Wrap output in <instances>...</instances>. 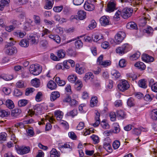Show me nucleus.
<instances>
[{
    "mask_svg": "<svg viewBox=\"0 0 157 157\" xmlns=\"http://www.w3.org/2000/svg\"><path fill=\"white\" fill-rule=\"evenodd\" d=\"M28 103V101L26 99H21L18 101L19 106L21 107L25 106Z\"/></svg>",
    "mask_w": 157,
    "mask_h": 157,
    "instance_id": "obj_37",
    "label": "nucleus"
},
{
    "mask_svg": "<svg viewBox=\"0 0 157 157\" xmlns=\"http://www.w3.org/2000/svg\"><path fill=\"white\" fill-rule=\"evenodd\" d=\"M55 81L59 86H63L66 84L65 81L60 80L59 77H57L56 78Z\"/></svg>",
    "mask_w": 157,
    "mask_h": 157,
    "instance_id": "obj_33",
    "label": "nucleus"
},
{
    "mask_svg": "<svg viewBox=\"0 0 157 157\" xmlns=\"http://www.w3.org/2000/svg\"><path fill=\"white\" fill-rule=\"evenodd\" d=\"M77 78L76 76L73 74L69 75L68 77V79L69 81L72 83H75Z\"/></svg>",
    "mask_w": 157,
    "mask_h": 157,
    "instance_id": "obj_35",
    "label": "nucleus"
},
{
    "mask_svg": "<svg viewBox=\"0 0 157 157\" xmlns=\"http://www.w3.org/2000/svg\"><path fill=\"white\" fill-rule=\"evenodd\" d=\"M120 144L119 141H115L113 144V146L115 149H117L119 147Z\"/></svg>",
    "mask_w": 157,
    "mask_h": 157,
    "instance_id": "obj_57",
    "label": "nucleus"
},
{
    "mask_svg": "<svg viewBox=\"0 0 157 157\" xmlns=\"http://www.w3.org/2000/svg\"><path fill=\"white\" fill-rule=\"evenodd\" d=\"M13 35L15 36L21 38H23L25 36V34H24V33H23L21 32H14L13 33Z\"/></svg>",
    "mask_w": 157,
    "mask_h": 157,
    "instance_id": "obj_56",
    "label": "nucleus"
},
{
    "mask_svg": "<svg viewBox=\"0 0 157 157\" xmlns=\"http://www.w3.org/2000/svg\"><path fill=\"white\" fill-rule=\"evenodd\" d=\"M144 128L142 127H140L138 128H135L132 131V133L133 134L136 135H139L141 133V131H144Z\"/></svg>",
    "mask_w": 157,
    "mask_h": 157,
    "instance_id": "obj_19",
    "label": "nucleus"
},
{
    "mask_svg": "<svg viewBox=\"0 0 157 157\" xmlns=\"http://www.w3.org/2000/svg\"><path fill=\"white\" fill-rule=\"evenodd\" d=\"M86 13L83 10L79 11L78 12V18L80 20H82L86 17Z\"/></svg>",
    "mask_w": 157,
    "mask_h": 157,
    "instance_id": "obj_20",
    "label": "nucleus"
},
{
    "mask_svg": "<svg viewBox=\"0 0 157 157\" xmlns=\"http://www.w3.org/2000/svg\"><path fill=\"white\" fill-rule=\"evenodd\" d=\"M75 70L76 72L79 74H81L84 72V69L83 67H77V65H76Z\"/></svg>",
    "mask_w": 157,
    "mask_h": 157,
    "instance_id": "obj_52",
    "label": "nucleus"
},
{
    "mask_svg": "<svg viewBox=\"0 0 157 157\" xmlns=\"http://www.w3.org/2000/svg\"><path fill=\"white\" fill-rule=\"evenodd\" d=\"M91 138L94 142L95 144L98 143L99 142L98 137L95 135H93L91 136Z\"/></svg>",
    "mask_w": 157,
    "mask_h": 157,
    "instance_id": "obj_55",
    "label": "nucleus"
},
{
    "mask_svg": "<svg viewBox=\"0 0 157 157\" xmlns=\"http://www.w3.org/2000/svg\"><path fill=\"white\" fill-rule=\"evenodd\" d=\"M126 27L128 29H137V26L136 24L134 22H128Z\"/></svg>",
    "mask_w": 157,
    "mask_h": 157,
    "instance_id": "obj_16",
    "label": "nucleus"
},
{
    "mask_svg": "<svg viewBox=\"0 0 157 157\" xmlns=\"http://www.w3.org/2000/svg\"><path fill=\"white\" fill-rule=\"evenodd\" d=\"M139 86L142 88H146L147 87V85L146 83V81L144 79H142L138 82Z\"/></svg>",
    "mask_w": 157,
    "mask_h": 157,
    "instance_id": "obj_42",
    "label": "nucleus"
},
{
    "mask_svg": "<svg viewBox=\"0 0 157 157\" xmlns=\"http://www.w3.org/2000/svg\"><path fill=\"white\" fill-rule=\"evenodd\" d=\"M134 66L141 70H144L146 68V66L142 62H138L135 64Z\"/></svg>",
    "mask_w": 157,
    "mask_h": 157,
    "instance_id": "obj_23",
    "label": "nucleus"
},
{
    "mask_svg": "<svg viewBox=\"0 0 157 157\" xmlns=\"http://www.w3.org/2000/svg\"><path fill=\"white\" fill-rule=\"evenodd\" d=\"M116 115L115 113L113 112H111L109 114V117L111 120L112 121H114L116 119Z\"/></svg>",
    "mask_w": 157,
    "mask_h": 157,
    "instance_id": "obj_64",
    "label": "nucleus"
},
{
    "mask_svg": "<svg viewBox=\"0 0 157 157\" xmlns=\"http://www.w3.org/2000/svg\"><path fill=\"white\" fill-rule=\"evenodd\" d=\"M34 19L35 23L36 25H39L40 24V19L39 16L34 15Z\"/></svg>",
    "mask_w": 157,
    "mask_h": 157,
    "instance_id": "obj_53",
    "label": "nucleus"
},
{
    "mask_svg": "<svg viewBox=\"0 0 157 157\" xmlns=\"http://www.w3.org/2000/svg\"><path fill=\"white\" fill-rule=\"evenodd\" d=\"M15 148L17 152L21 155H23L29 153L30 151V147H19L17 148L15 145Z\"/></svg>",
    "mask_w": 157,
    "mask_h": 157,
    "instance_id": "obj_7",
    "label": "nucleus"
},
{
    "mask_svg": "<svg viewBox=\"0 0 157 157\" xmlns=\"http://www.w3.org/2000/svg\"><path fill=\"white\" fill-rule=\"evenodd\" d=\"M111 74L113 76V78L116 80L118 78L121 76L120 73L118 71L115 70H113L111 71Z\"/></svg>",
    "mask_w": 157,
    "mask_h": 157,
    "instance_id": "obj_27",
    "label": "nucleus"
},
{
    "mask_svg": "<svg viewBox=\"0 0 157 157\" xmlns=\"http://www.w3.org/2000/svg\"><path fill=\"white\" fill-rule=\"evenodd\" d=\"M89 0H88L87 2H86L84 4V7L85 9L88 11H91L94 9V6L93 4L88 3Z\"/></svg>",
    "mask_w": 157,
    "mask_h": 157,
    "instance_id": "obj_13",
    "label": "nucleus"
},
{
    "mask_svg": "<svg viewBox=\"0 0 157 157\" xmlns=\"http://www.w3.org/2000/svg\"><path fill=\"white\" fill-rule=\"evenodd\" d=\"M16 86L19 88H22L25 87L24 82L22 80H20L17 82L16 84Z\"/></svg>",
    "mask_w": 157,
    "mask_h": 157,
    "instance_id": "obj_51",
    "label": "nucleus"
},
{
    "mask_svg": "<svg viewBox=\"0 0 157 157\" xmlns=\"http://www.w3.org/2000/svg\"><path fill=\"white\" fill-rule=\"evenodd\" d=\"M116 9L115 4L113 2L110 1L107 5L106 11L109 12H111Z\"/></svg>",
    "mask_w": 157,
    "mask_h": 157,
    "instance_id": "obj_11",
    "label": "nucleus"
},
{
    "mask_svg": "<svg viewBox=\"0 0 157 157\" xmlns=\"http://www.w3.org/2000/svg\"><path fill=\"white\" fill-rule=\"evenodd\" d=\"M98 102V98L97 97L93 96L90 101V106L93 107L96 106Z\"/></svg>",
    "mask_w": 157,
    "mask_h": 157,
    "instance_id": "obj_28",
    "label": "nucleus"
},
{
    "mask_svg": "<svg viewBox=\"0 0 157 157\" xmlns=\"http://www.w3.org/2000/svg\"><path fill=\"white\" fill-rule=\"evenodd\" d=\"M10 0H1L0 3V10L2 11L6 6L9 3Z\"/></svg>",
    "mask_w": 157,
    "mask_h": 157,
    "instance_id": "obj_22",
    "label": "nucleus"
},
{
    "mask_svg": "<svg viewBox=\"0 0 157 157\" xmlns=\"http://www.w3.org/2000/svg\"><path fill=\"white\" fill-rule=\"evenodd\" d=\"M57 55L59 58H63L65 56V52L63 49H61L57 51Z\"/></svg>",
    "mask_w": 157,
    "mask_h": 157,
    "instance_id": "obj_34",
    "label": "nucleus"
},
{
    "mask_svg": "<svg viewBox=\"0 0 157 157\" xmlns=\"http://www.w3.org/2000/svg\"><path fill=\"white\" fill-rule=\"evenodd\" d=\"M47 86L51 90H54L56 88L57 85L54 81L50 80L48 83Z\"/></svg>",
    "mask_w": 157,
    "mask_h": 157,
    "instance_id": "obj_24",
    "label": "nucleus"
},
{
    "mask_svg": "<svg viewBox=\"0 0 157 157\" xmlns=\"http://www.w3.org/2000/svg\"><path fill=\"white\" fill-rule=\"evenodd\" d=\"M133 12L132 10L130 8H125L123 9L121 13V16L124 19H126L130 17Z\"/></svg>",
    "mask_w": 157,
    "mask_h": 157,
    "instance_id": "obj_5",
    "label": "nucleus"
},
{
    "mask_svg": "<svg viewBox=\"0 0 157 157\" xmlns=\"http://www.w3.org/2000/svg\"><path fill=\"white\" fill-rule=\"evenodd\" d=\"M125 116L124 112L122 110L117 111V116L121 118H124Z\"/></svg>",
    "mask_w": 157,
    "mask_h": 157,
    "instance_id": "obj_44",
    "label": "nucleus"
},
{
    "mask_svg": "<svg viewBox=\"0 0 157 157\" xmlns=\"http://www.w3.org/2000/svg\"><path fill=\"white\" fill-rule=\"evenodd\" d=\"M19 45L22 47H27L29 45V41L25 39H22L19 43Z\"/></svg>",
    "mask_w": 157,
    "mask_h": 157,
    "instance_id": "obj_32",
    "label": "nucleus"
},
{
    "mask_svg": "<svg viewBox=\"0 0 157 157\" xmlns=\"http://www.w3.org/2000/svg\"><path fill=\"white\" fill-rule=\"evenodd\" d=\"M125 60L124 59H121L120 60L119 63V65L121 67H123L126 65Z\"/></svg>",
    "mask_w": 157,
    "mask_h": 157,
    "instance_id": "obj_62",
    "label": "nucleus"
},
{
    "mask_svg": "<svg viewBox=\"0 0 157 157\" xmlns=\"http://www.w3.org/2000/svg\"><path fill=\"white\" fill-rule=\"evenodd\" d=\"M96 25V23L94 20H92L88 26L89 28L90 29L95 28Z\"/></svg>",
    "mask_w": 157,
    "mask_h": 157,
    "instance_id": "obj_59",
    "label": "nucleus"
},
{
    "mask_svg": "<svg viewBox=\"0 0 157 157\" xmlns=\"http://www.w3.org/2000/svg\"><path fill=\"white\" fill-rule=\"evenodd\" d=\"M94 77V75L92 73L89 72L85 74L83 78L84 80L86 82L89 80H91Z\"/></svg>",
    "mask_w": 157,
    "mask_h": 157,
    "instance_id": "obj_21",
    "label": "nucleus"
},
{
    "mask_svg": "<svg viewBox=\"0 0 157 157\" xmlns=\"http://www.w3.org/2000/svg\"><path fill=\"white\" fill-rule=\"evenodd\" d=\"M50 154L51 157H59L60 156L58 152L54 148H53L50 151Z\"/></svg>",
    "mask_w": 157,
    "mask_h": 157,
    "instance_id": "obj_36",
    "label": "nucleus"
},
{
    "mask_svg": "<svg viewBox=\"0 0 157 157\" xmlns=\"http://www.w3.org/2000/svg\"><path fill=\"white\" fill-rule=\"evenodd\" d=\"M151 119L154 120H157V109L152 110L150 114Z\"/></svg>",
    "mask_w": 157,
    "mask_h": 157,
    "instance_id": "obj_30",
    "label": "nucleus"
},
{
    "mask_svg": "<svg viewBox=\"0 0 157 157\" xmlns=\"http://www.w3.org/2000/svg\"><path fill=\"white\" fill-rule=\"evenodd\" d=\"M74 86L75 88L77 90H80L82 86V82L79 80H78L75 83Z\"/></svg>",
    "mask_w": 157,
    "mask_h": 157,
    "instance_id": "obj_39",
    "label": "nucleus"
},
{
    "mask_svg": "<svg viewBox=\"0 0 157 157\" xmlns=\"http://www.w3.org/2000/svg\"><path fill=\"white\" fill-rule=\"evenodd\" d=\"M140 53L139 52H136L131 56V59L132 60H136L140 57Z\"/></svg>",
    "mask_w": 157,
    "mask_h": 157,
    "instance_id": "obj_50",
    "label": "nucleus"
},
{
    "mask_svg": "<svg viewBox=\"0 0 157 157\" xmlns=\"http://www.w3.org/2000/svg\"><path fill=\"white\" fill-rule=\"evenodd\" d=\"M92 38L94 41L97 42L102 40L103 36L101 34L99 33L93 35Z\"/></svg>",
    "mask_w": 157,
    "mask_h": 157,
    "instance_id": "obj_25",
    "label": "nucleus"
},
{
    "mask_svg": "<svg viewBox=\"0 0 157 157\" xmlns=\"http://www.w3.org/2000/svg\"><path fill=\"white\" fill-rule=\"evenodd\" d=\"M143 0H121V1L124 2H128L130 3H133V4L136 5H139L142 3Z\"/></svg>",
    "mask_w": 157,
    "mask_h": 157,
    "instance_id": "obj_31",
    "label": "nucleus"
},
{
    "mask_svg": "<svg viewBox=\"0 0 157 157\" xmlns=\"http://www.w3.org/2000/svg\"><path fill=\"white\" fill-rule=\"evenodd\" d=\"M10 114V112L4 110L0 111V116L2 117H7Z\"/></svg>",
    "mask_w": 157,
    "mask_h": 157,
    "instance_id": "obj_46",
    "label": "nucleus"
},
{
    "mask_svg": "<svg viewBox=\"0 0 157 157\" xmlns=\"http://www.w3.org/2000/svg\"><path fill=\"white\" fill-rule=\"evenodd\" d=\"M46 4L45 6L46 9H51L52 8V2H53V0H46Z\"/></svg>",
    "mask_w": 157,
    "mask_h": 157,
    "instance_id": "obj_43",
    "label": "nucleus"
},
{
    "mask_svg": "<svg viewBox=\"0 0 157 157\" xmlns=\"http://www.w3.org/2000/svg\"><path fill=\"white\" fill-rule=\"evenodd\" d=\"M1 78L5 80L9 81L11 80L13 78V77L12 76L5 74L0 76V78Z\"/></svg>",
    "mask_w": 157,
    "mask_h": 157,
    "instance_id": "obj_47",
    "label": "nucleus"
},
{
    "mask_svg": "<svg viewBox=\"0 0 157 157\" xmlns=\"http://www.w3.org/2000/svg\"><path fill=\"white\" fill-rule=\"evenodd\" d=\"M29 39L32 44H36L37 43V41L36 40L34 36H30Z\"/></svg>",
    "mask_w": 157,
    "mask_h": 157,
    "instance_id": "obj_54",
    "label": "nucleus"
},
{
    "mask_svg": "<svg viewBox=\"0 0 157 157\" xmlns=\"http://www.w3.org/2000/svg\"><path fill=\"white\" fill-rule=\"evenodd\" d=\"M42 70L41 67L38 65L32 64L29 68L30 73L34 75H39L41 72Z\"/></svg>",
    "mask_w": 157,
    "mask_h": 157,
    "instance_id": "obj_1",
    "label": "nucleus"
},
{
    "mask_svg": "<svg viewBox=\"0 0 157 157\" xmlns=\"http://www.w3.org/2000/svg\"><path fill=\"white\" fill-rule=\"evenodd\" d=\"M129 44H125L121 46L118 47L116 50L117 53H118L120 55L127 52L128 50Z\"/></svg>",
    "mask_w": 157,
    "mask_h": 157,
    "instance_id": "obj_2",
    "label": "nucleus"
},
{
    "mask_svg": "<svg viewBox=\"0 0 157 157\" xmlns=\"http://www.w3.org/2000/svg\"><path fill=\"white\" fill-rule=\"evenodd\" d=\"M111 64V62L110 60H106L103 61L100 65L104 66V67H106L110 65Z\"/></svg>",
    "mask_w": 157,
    "mask_h": 157,
    "instance_id": "obj_61",
    "label": "nucleus"
},
{
    "mask_svg": "<svg viewBox=\"0 0 157 157\" xmlns=\"http://www.w3.org/2000/svg\"><path fill=\"white\" fill-rule=\"evenodd\" d=\"M31 83L33 86L36 87H38L40 85V80L37 78H35L32 80L31 81Z\"/></svg>",
    "mask_w": 157,
    "mask_h": 157,
    "instance_id": "obj_26",
    "label": "nucleus"
},
{
    "mask_svg": "<svg viewBox=\"0 0 157 157\" xmlns=\"http://www.w3.org/2000/svg\"><path fill=\"white\" fill-rule=\"evenodd\" d=\"M40 44L42 47L44 48H45L48 45V43L46 40H43L40 41Z\"/></svg>",
    "mask_w": 157,
    "mask_h": 157,
    "instance_id": "obj_63",
    "label": "nucleus"
},
{
    "mask_svg": "<svg viewBox=\"0 0 157 157\" xmlns=\"http://www.w3.org/2000/svg\"><path fill=\"white\" fill-rule=\"evenodd\" d=\"M13 93L14 95L17 97L20 96L22 94V92L18 89H15Z\"/></svg>",
    "mask_w": 157,
    "mask_h": 157,
    "instance_id": "obj_49",
    "label": "nucleus"
},
{
    "mask_svg": "<svg viewBox=\"0 0 157 157\" xmlns=\"http://www.w3.org/2000/svg\"><path fill=\"white\" fill-rule=\"evenodd\" d=\"M55 115L57 120H60L63 117V113L60 111L57 110L55 112Z\"/></svg>",
    "mask_w": 157,
    "mask_h": 157,
    "instance_id": "obj_38",
    "label": "nucleus"
},
{
    "mask_svg": "<svg viewBox=\"0 0 157 157\" xmlns=\"http://www.w3.org/2000/svg\"><path fill=\"white\" fill-rule=\"evenodd\" d=\"M6 105L10 109H12L14 107L13 102L10 100H7L6 101Z\"/></svg>",
    "mask_w": 157,
    "mask_h": 157,
    "instance_id": "obj_40",
    "label": "nucleus"
},
{
    "mask_svg": "<svg viewBox=\"0 0 157 157\" xmlns=\"http://www.w3.org/2000/svg\"><path fill=\"white\" fill-rule=\"evenodd\" d=\"M113 128L111 130V131L112 132L115 133H118L120 131V128L119 126L117 123H114L113 124Z\"/></svg>",
    "mask_w": 157,
    "mask_h": 157,
    "instance_id": "obj_29",
    "label": "nucleus"
},
{
    "mask_svg": "<svg viewBox=\"0 0 157 157\" xmlns=\"http://www.w3.org/2000/svg\"><path fill=\"white\" fill-rule=\"evenodd\" d=\"M67 53L69 56H71L75 57L76 55L75 51L71 48L68 50Z\"/></svg>",
    "mask_w": 157,
    "mask_h": 157,
    "instance_id": "obj_45",
    "label": "nucleus"
},
{
    "mask_svg": "<svg viewBox=\"0 0 157 157\" xmlns=\"http://www.w3.org/2000/svg\"><path fill=\"white\" fill-rule=\"evenodd\" d=\"M95 122L93 124V126L94 127L98 126L100 123V120L99 118L100 114L98 111L95 113Z\"/></svg>",
    "mask_w": 157,
    "mask_h": 157,
    "instance_id": "obj_14",
    "label": "nucleus"
},
{
    "mask_svg": "<svg viewBox=\"0 0 157 157\" xmlns=\"http://www.w3.org/2000/svg\"><path fill=\"white\" fill-rule=\"evenodd\" d=\"M41 110L40 106L38 105H36L33 107L32 109H29L28 112V114L31 117L35 114L38 115L41 113Z\"/></svg>",
    "mask_w": 157,
    "mask_h": 157,
    "instance_id": "obj_3",
    "label": "nucleus"
},
{
    "mask_svg": "<svg viewBox=\"0 0 157 157\" xmlns=\"http://www.w3.org/2000/svg\"><path fill=\"white\" fill-rule=\"evenodd\" d=\"M17 50L15 47H7L6 50V53L9 56L13 55L17 53Z\"/></svg>",
    "mask_w": 157,
    "mask_h": 157,
    "instance_id": "obj_10",
    "label": "nucleus"
},
{
    "mask_svg": "<svg viewBox=\"0 0 157 157\" xmlns=\"http://www.w3.org/2000/svg\"><path fill=\"white\" fill-rule=\"evenodd\" d=\"M100 22L101 25L104 26L110 24L109 17L106 16L102 17L100 19Z\"/></svg>",
    "mask_w": 157,
    "mask_h": 157,
    "instance_id": "obj_9",
    "label": "nucleus"
},
{
    "mask_svg": "<svg viewBox=\"0 0 157 157\" xmlns=\"http://www.w3.org/2000/svg\"><path fill=\"white\" fill-rule=\"evenodd\" d=\"M33 21L30 19L27 20L23 25V29L26 31L30 30L33 26Z\"/></svg>",
    "mask_w": 157,
    "mask_h": 157,
    "instance_id": "obj_8",
    "label": "nucleus"
},
{
    "mask_svg": "<svg viewBox=\"0 0 157 157\" xmlns=\"http://www.w3.org/2000/svg\"><path fill=\"white\" fill-rule=\"evenodd\" d=\"M21 112V109H15L12 110L11 115L12 117H16L20 115Z\"/></svg>",
    "mask_w": 157,
    "mask_h": 157,
    "instance_id": "obj_18",
    "label": "nucleus"
},
{
    "mask_svg": "<svg viewBox=\"0 0 157 157\" xmlns=\"http://www.w3.org/2000/svg\"><path fill=\"white\" fill-rule=\"evenodd\" d=\"M142 59L143 61L146 62H152L154 60L153 57L146 54L142 55Z\"/></svg>",
    "mask_w": 157,
    "mask_h": 157,
    "instance_id": "obj_12",
    "label": "nucleus"
},
{
    "mask_svg": "<svg viewBox=\"0 0 157 157\" xmlns=\"http://www.w3.org/2000/svg\"><path fill=\"white\" fill-rule=\"evenodd\" d=\"M117 87L120 91L124 92L128 89L129 85L126 80H124L117 85Z\"/></svg>",
    "mask_w": 157,
    "mask_h": 157,
    "instance_id": "obj_4",
    "label": "nucleus"
},
{
    "mask_svg": "<svg viewBox=\"0 0 157 157\" xmlns=\"http://www.w3.org/2000/svg\"><path fill=\"white\" fill-rule=\"evenodd\" d=\"M77 110L75 109H74L72 110L67 113L66 115L68 116H71L73 117L77 115Z\"/></svg>",
    "mask_w": 157,
    "mask_h": 157,
    "instance_id": "obj_41",
    "label": "nucleus"
},
{
    "mask_svg": "<svg viewBox=\"0 0 157 157\" xmlns=\"http://www.w3.org/2000/svg\"><path fill=\"white\" fill-rule=\"evenodd\" d=\"M48 37L50 39H52L58 44H59L60 42V37L58 35L51 34L48 36Z\"/></svg>",
    "mask_w": 157,
    "mask_h": 157,
    "instance_id": "obj_17",
    "label": "nucleus"
},
{
    "mask_svg": "<svg viewBox=\"0 0 157 157\" xmlns=\"http://www.w3.org/2000/svg\"><path fill=\"white\" fill-rule=\"evenodd\" d=\"M11 22L12 23V25L14 26L15 28H16L21 23L17 20H13L11 21Z\"/></svg>",
    "mask_w": 157,
    "mask_h": 157,
    "instance_id": "obj_60",
    "label": "nucleus"
},
{
    "mask_svg": "<svg viewBox=\"0 0 157 157\" xmlns=\"http://www.w3.org/2000/svg\"><path fill=\"white\" fill-rule=\"evenodd\" d=\"M43 94L42 92H39L37 93L35 97L36 100L37 101H40L42 100Z\"/></svg>",
    "mask_w": 157,
    "mask_h": 157,
    "instance_id": "obj_48",
    "label": "nucleus"
},
{
    "mask_svg": "<svg viewBox=\"0 0 157 157\" xmlns=\"http://www.w3.org/2000/svg\"><path fill=\"white\" fill-rule=\"evenodd\" d=\"M60 97V94L58 91L52 92L50 96V100L52 101L55 100Z\"/></svg>",
    "mask_w": 157,
    "mask_h": 157,
    "instance_id": "obj_15",
    "label": "nucleus"
},
{
    "mask_svg": "<svg viewBox=\"0 0 157 157\" xmlns=\"http://www.w3.org/2000/svg\"><path fill=\"white\" fill-rule=\"evenodd\" d=\"M127 103L128 105L130 107L133 106L134 105L133 98H129L127 101Z\"/></svg>",
    "mask_w": 157,
    "mask_h": 157,
    "instance_id": "obj_58",
    "label": "nucleus"
},
{
    "mask_svg": "<svg viewBox=\"0 0 157 157\" xmlns=\"http://www.w3.org/2000/svg\"><path fill=\"white\" fill-rule=\"evenodd\" d=\"M126 35L123 32H119L115 36V42L117 44L121 42L125 37Z\"/></svg>",
    "mask_w": 157,
    "mask_h": 157,
    "instance_id": "obj_6",
    "label": "nucleus"
}]
</instances>
